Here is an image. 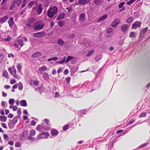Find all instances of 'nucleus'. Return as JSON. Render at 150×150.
I'll use <instances>...</instances> for the list:
<instances>
[{
    "label": "nucleus",
    "instance_id": "obj_23",
    "mask_svg": "<svg viewBox=\"0 0 150 150\" xmlns=\"http://www.w3.org/2000/svg\"><path fill=\"white\" fill-rule=\"evenodd\" d=\"M43 77L44 80H47L49 79L48 74L47 73H44L43 75Z\"/></svg>",
    "mask_w": 150,
    "mask_h": 150
},
{
    "label": "nucleus",
    "instance_id": "obj_35",
    "mask_svg": "<svg viewBox=\"0 0 150 150\" xmlns=\"http://www.w3.org/2000/svg\"><path fill=\"white\" fill-rule=\"evenodd\" d=\"M34 3V2L33 1H31L28 4V8H31L32 6L33 5Z\"/></svg>",
    "mask_w": 150,
    "mask_h": 150
},
{
    "label": "nucleus",
    "instance_id": "obj_21",
    "mask_svg": "<svg viewBox=\"0 0 150 150\" xmlns=\"http://www.w3.org/2000/svg\"><path fill=\"white\" fill-rule=\"evenodd\" d=\"M8 17L7 16H5L2 18L1 19V23H3L5 22L8 19Z\"/></svg>",
    "mask_w": 150,
    "mask_h": 150
},
{
    "label": "nucleus",
    "instance_id": "obj_36",
    "mask_svg": "<svg viewBox=\"0 0 150 150\" xmlns=\"http://www.w3.org/2000/svg\"><path fill=\"white\" fill-rule=\"evenodd\" d=\"M7 119V118L5 116H1V121L6 122Z\"/></svg>",
    "mask_w": 150,
    "mask_h": 150
},
{
    "label": "nucleus",
    "instance_id": "obj_39",
    "mask_svg": "<svg viewBox=\"0 0 150 150\" xmlns=\"http://www.w3.org/2000/svg\"><path fill=\"white\" fill-rule=\"evenodd\" d=\"M114 29L111 28H110L107 29V32L108 33H110L112 32Z\"/></svg>",
    "mask_w": 150,
    "mask_h": 150
},
{
    "label": "nucleus",
    "instance_id": "obj_41",
    "mask_svg": "<svg viewBox=\"0 0 150 150\" xmlns=\"http://www.w3.org/2000/svg\"><path fill=\"white\" fill-rule=\"evenodd\" d=\"M135 33L133 32H131L129 35V37L130 38L135 37Z\"/></svg>",
    "mask_w": 150,
    "mask_h": 150
},
{
    "label": "nucleus",
    "instance_id": "obj_49",
    "mask_svg": "<svg viewBox=\"0 0 150 150\" xmlns=\"http://www.w3.org/2000/svg\"><path fill=\"white\" fill-rule=\"evenodd\" d=\"M75 35L74 34H72L71 35H69L68 36V38L69 39H73L75 37Z\"/></svg>",
    "mask_w": 150,
    "mask_h": 150
},
{
    "label": "nucleus",
    "instance_id": "obj_2",
    "mask_svg": "<svg viewBox=\"0 0 150 150\" xmlns=\"http://www.w3.org/2000/svg\"><path fill=\"white\" fill-rule=\"evenodd\" d=\"M45 26V24L41 21H39L35 23L33 27L35 30H40L43 29Z\"/></svg>",
    "mask_w": 150,
    "mask_h": 150
},
{
    "label": "nucleus",
    "instance_id": "obj_45",
    "mask_svg": "<svg viewBox=\"0 0 150 150\" xmlns=\"http://www.w3.org/2000/svg\"><path fill=\"white\" fill-rule=\"evenodd\" d=\"M15 146L16 147H21V145L20 142H17L15 144Z\"/></svg>",
    "mask_w": 150,
    "mask_h": 150
},
{
    "label": "nucleus",
    "instance_id": "obj_61",
    "mask_svg": "<svg viewBox=\"0 0 150 150\" xmlns=\"http://www.w3.org/2000/svg\"><path fill=\"white\" fill-rule=\"evenodd\" d=\"M19 117L18 116H17L15 117L13 119V120H14V121L16 122H17L18 121V119Z\"/></svg>",
    "mask_w": 150,
    "mask_h": 150
},
{
    "label": "nucleus",
    "instance_id": "obj_50",
    "mask_svg": "<svg viewBox=\"0 0 150 150\" xmlns=\"http://www.w3.org/2000/svg\"><path fill=\"white\" fill-rule=\"evenodd\" d=\"M125 4V2H121L119 5V8H122Z\"/></svg>",
    "mask_w": 150,
    "mask_h": 150
},
{
    "label": "nucleus",
    "instance_id": "obj_63",
    "mask_svg": "<svg viewBox=\"0 0 150 150\" xmlns=\"http://www.w3.org/2000/svg\"><path fill=\"white\" fill-rule=\"evenodd\" d=\"M2 127H4V128L7 129V127L6 125V124L5 123H1Z\"/></svg>",
    "mask_w": 150,
    "mask_h": 150
},
{
    "label": "nucleus",
    "instance_id": "obj_60",
    "mask_svg": "<svg viewBox=\"0 0 150 150\" xmlns=\"http://www.w3.org/2000/svg\"><path fill=\"white\" fill-rule=\"evenodd\" d=\"M14 103V100L13 99H10L9 100V103L10 105L13 104Z\"/></svg>",
    "mask_w": 150,
    "mask_h": 150
},
{
    "label": "nucleus",
    "instance_id": "obj_46",
    "mask_svg": "<svg viewBox=\"0 0 150 150\" xmlns=\"http://www.w3.org/2000/svg\"><path fill=\"white\" fill-rule=\"evenodd\" d=\"M42 127L41 125H38L36 127V129L37 131H40L41 129V127Z\"/></svg>",
    "mask_w": 150,
    "mask_h": 150
},
{
    "label": "nucleus",
    "instance_id": "obj_19",
    "mask_svg": "<svg viewBox=\"0 0 150 150\" xmlns=\"http://www.w3.org/2000/svg\"><path fill=\"white\" fill-rule=\"evenodd\" d=\"M65 16V14L64 13H62L59 14L58 16L57 17V19L58 20L62 19H63Z\"/></svg>",
    "mask_w": 150,
    "mask_h": 150
},
{
    "label": "nucleus",
    "instance_id": "obj_9",
    "mask_svg": "<svg viewBox=\"0 0 150 150\" xmlns=\"http://www.w3.org/2000/svg\"><path fill=\"white\" fill-rule=\"evenodd\" d=\"M8 23L10 27H11L13 26L14 23L13 21V17H11L9 18L8 21Z\"/></svg>",
    "mask_w": 150,
    "mask_h": 150
},
{
    "label": "nucleus",
    "instance_id": "obj_1",
    "mask_svg": "<svg viewBox=\"0 0 150 150\" xmlns=\"http://www.w3.org/2000/svg\"><path fill=\"white\" fill-rule=\"evenodd\" d=\"M58 8L56 6H50L47 11V16L50 18H53L57 12Z\"/></svg>",
    "mask_w": 150,
    "mask_h": 150
},
{
    "label": "nucleus",
    "instance_id": "obj_4",
    "mask_svg": "<svg viewBox=\"0 0 150 150\" xmlns=\"http://www.w3.org/2000/svg\"><path fill=\"white\" fill-rule=\"evenodd\" d=\"M50 136L49 133L47 132H42L40 133L38 135L37 138L38 139H46Z\"/></svg>",
    "mask_w": 150,
    "mask_h": 150
},
{
    "label": "nucleus",
    "instance_id": "obj_17",
    "mask_svg": "<svg viewBox=\"0 0 150 150\" xmlns=\"http://www.w3.org/2000/svg\"><path fill=\"white\" fill-rule=\"evenodd\" d=\"M20 104L21 106H26L27 105V103L25 100H23L20 101Z\"/></svg>",
    "mask_w": 150,
    "mask_h": 150
},
{
    "label": "nucleus",
    "instance_id": "obj_6",
    "mask_svg": "<svg viewBox=\"0 0 150 150\" xmlns=\"http://www.w3.org/2000/svg\"><path fill=\"white\" fill-rule=\"evenodd\" d=\"M45 33L43 31L33 33V36L35 38H40L45 35Z\"/></svg>",
    "mask_w": 150,
    "mask_h": 150
},
{
    "label": "nucleus",
    "instance_id": "obj_11",
    "mask_svg": "<svg viewBox=\"0 0 150 150\" xmlns=\"http://www.w3.org/2000/svg\"><path fill=\"white\" fill-rule=\"evenodd\" d=\"M90 1V0H79L78 1V4L80 5H84L88 3Z\"/></svg>",
    "mask_w": 150,
    "mask_h": 150
},
{
    "label": "nucleus",
    "instance_id": "obj_62",
    "mask_svg": "<svg viewBox=\"0 0 150 150\" xmlns=\"http://www.w3.org/2000/svg\"><path fill=\"white\" fill-rule=\"evenodd\" d=\"M8 57L9 58L11 57L13 58L14 57V55L12 53H10L8 55Z\"/></svg>",
    "mask_w": 150,
    "mask_h": 150
},
{
    "label": "nucleus",
    "instance_id": "obj_22",
    "mask_svg": "<svg viewBox=\"0 0 150 150\" xmlns=\"http://www.w3.org/2000/svg\"><path fill=\"white\" fill-rule=\"evenodd\" d=\"M18 88L19 90L22 91L23 88V86L22 83L21 82H19L18 83Z\"/></svg>",
    "mask_w": 150,
    "mask_h": 150
},
{
    "label": "nucleus",
    "instance_id": "obj_31",
    "mask_svg": "<svg viewBox=\"0 0 150 150\" xmlns=\"http://www.w3.org/2000/svg\"><path fill=\"white\" fill-rule=\"evenodd\" d=\"M148 143H144L142 144L141 145H140L138 147V148L139 149H142L143 148L145 147L146 146L148 145Z\"/></svg>",
    "mask_w": 150,
    "mask_h": 150
},
{
    "label": "nucleus",
    "instance_id": "obj_40",
    "mask_svg": "<svg viewBox=\"0 0 150 150\" xmlns=\"http://www.w3.org/2000/svg\"><path fill=\"white\" fill-rule=\"evenodd\" d=\"M27 0H23V1L22 4L21 8H24L26 5V4Z\"/></svg>",
    "mask_w": 150,
    "mask_h": 150
},
{
    "label": "nucleus",
    "instance_id": "obj_24",
    "mask_svg": "<svg viewBox=\"0 0 150 150\" xmlns=\"http://www.w3.org/2000/svg\"><path fill=\"white\" fill-rule=\"evenodd\" d=\"M133 21V18L132 17H130L127 19L126 22L128 23H132Z\"/></svg>",
    "mask_w": 150,
    "mask_h": 150
},
{
    "label": "nucleus",
    "instance_id": "obj_26",
    "mask_svg": "<svg viewBox=\"0 0 150 150\" xmlns=\"http://www.w3.org/2000/svg\"><path fill=\"white\" fill-rule=\"evenodd\" d=\"M8 73L7 71L6 70H4L3 71L2 76L6 78L8 77Z\"/></svg>",
    "mask_w": 150,
    "mask_h": 150
},
{
    "label": "nucleus",
    "instance_id": "obj_53",
    "mask_svg": "<svg viewBox=\"0 0 150 150\" xmlns=\"http://www.w3.org/2000/svg\"><path fill=\"white\" fill-rule=\"evenodd\" d=\"M69 128V125H65L63 127V129L64 130L66 131Z\"/></svg>",
    "mask_w": 150,
    "mask_h": 150
},
{
    "label": "nucleus",
    "instance_id": "obj_10",
    "mask_svg": "<svg viewBox=\"0 0 150 150\" xmlns=\"http://www.w3.org/2000/svg\"><path fill=\"white\" fill-rule=\"evenodd\" d=\"M47 69V68L45 66H43L39 69L38 72L42 74V71H46Z\"/></svg>",
    "mask_w": 150,
    "mask_h": 150
},
{
    "label": "nucleus",
    "instance_id": "obj_59",
    "mask_svg": "<svg viewBox=\"0 0 150 150\" xmlns=\"http://www.w3.org/2000/svg\"><path fill=\"white\" fill-rule=\"evenodd\" d=\"M16 123V122L14 121V120H13L10 123V124L12 126H14L15 124Z\"/></svg>",
    "mask_w": 150,
    "mask_h": 150
},
{
    "label": "nucleus",
    "instance_id": "obj_15",
    "mask_svg": "<svg viewBox=\"0 0 150 150\" xmlns=\"http://www.w3.org/2000/svg\"><path fill=\"white\" fill-rule=\"evenodd\" d=\"M33 82V85L35 86H37L39 85V82L38 81H33V80H31L30 81V85H32V83Z\"/></svg>",
    "mask_w": 150,
    "mask_h": 150
},
{
    "label": "nucleus",
    "instance_id": "obj_3",
    "mask_svg": "<svg viewBox=\"0 0 150 150\" xmlns=\"http://www.w3.org/2000/svg\"><path fill=\"white\" fill-rule=\"evenodd\" d=\"M13 70L12 69L11 67H9L8 69V70L10 73L12 75L13 77L16 79H18V76L17 74V71L16 69L14 68V67H13Z\"/></svg>",
    "mask_w": 150,
    "mask_h": 150
},
{
    "label": "nucleus",
    "instance_id": "obj_57",
    "mask_svg": "<svg viewBox=\"0 0 150 150\" xmlns=\"http://www.w3.org/2000/svg\"><path fill=\"white\" fill-rule=\"evenodd\" d=\"M55 94L54 97L55 98L59 97L60 96L59 93L57 92H55Z\"/></svg>",
    "mask_w": 150,
    "mask_h": 150
},
{
    "label": "nucleus",
    "instance_id": "obj_27",
    "mask_svg": "<svg viewBox=\"0 0 150 150\" xmlns=\"http://www.w3.org/2000/svg\"><path fill=\"white\" fill-rule=\"evenodd\" d=\"M17 68L18 71L19 73H20L21 71L22 65L20 64H18L17 65Z\"/></svg>",
    "mask_w": 150,
    "mask_h": 150
},
{
    "label": "nucleus",
    "instance_id": "obj_32",
    "mask_svg": "<svg viewBox=\"0 0 150 150\" xmlns=\"http://www.w3.org/2000/svg\"><path fill=\"white\" fill-rule=\"evenodd\" d=\"M146 115V113L145 112H142V113H141L139 116V118H141L142 117H145Z\"/></svg>",
    "mask_w": 150,
    "mask_h": 150
},
{
    "label": "nucleus",
    "instance_id": "obj_58",
    "mask_svg": "<svg viewBox=\"0 0 150 150\" xmlns=\"http://www.w3.org/2000/svg\"><path fill=\"white\" fill-rule=\"evenodd\" d=\"M69 73V71L68 69H65L64 71V74L65 75H67Z\"/></svg>",
    "mask_w": 150,
    "mask_h": 150
},
{
    "label": "nucleus",
    "instance_id": "obj_37",
    "mask_svg": "<svg viewBox=\"0 0 150 150\" xmlns=\"http://www.w3.org/2000/svg\"><path fill=\"white\" fill-rule=\"evenodd\" d=\"M71 80V77H68L65 78V80L67 81V83L68 84L70 83Z\"/></svg>",
    "mask_w": 150,
    "mask_h": 150
},
{
    "label": "nucleus",
    "instance_id": "obj_44",
    "mask_svg": "<svg viewBox=\"0 0 150 150\" xmlns=\"http://www.w3.org/2000/svg\"><path fill=\"white\" fill-rule=\"evenodd\" d=\"M94 51L93 50H92L91 51H90L88 52L87 56V57H89L94 52Z\"/></svg>",
    "mask_w": 150,
    "mask_h": 150
},
{
    "label": "nucleus",
    "instance_id": "obj_52",
    "mask_svg": "<svg viewBox=\"0 0 150 150\" xmlns=\"http://www.w3.org/2000/svg\"><path fill=\"white\" fill-rule=\"evenodd\" d=\"M35 21V19L34 18H29L28 21L29 22L32 23Z\"/></svg>",
    "mask_w": 150,
    "mask_h": 150
},
{
    "label": "nucleus",
    "instance_id": "obj_16",
    "mask_svg": "<svg viewBox=\"0 0 150 150\" xmlns=\"http://www.w3.org/2000/svg\"><path fill=\"white\" fill-rule=\"evenodd\" d=\"M107 17L108 16L107 15H103L98 19V22H99L103 21L105 19L107 18Z\"/></svg>",
    "mask_w": 150,
    "mask_h": 150
},
{
    "label": "nucleus",
    "instance_id": "obj_38",
    "mask_svg": "<svg viewBox=\"0 0 150 150\" xmlns=\"http://www.w3.org/2000/svg\"><path fill=\"white\" fill-rule=\"evenodd\" d=\"M64 24V22L63 21H60L58 23V25L60 27H62Z\"/></svg>",
    "mask_w": 150,
    "mask_h": 150
},
{
    "label": "nucleus",
    "instance_id": "obj_56",
    "mask_svg": "<svg viewBox=\"0 0 150 150\" xmlns=\"http://www.w3.org/2000/svg\"><path fill=\"white\" fill-rule=\"evenodd\" d=\"M148 29V27H146L145 28L143 29L142 30V32L143 33H146Z\"/></svg>",
    "mask_w": 150,
    "mask_h": 150
},
{
    "label": "nucleus",
    "instance_id": "obj_18",
    "mask_svg": "<svg viewBox=\"0 0 150 150\" xmlns=\"http://www.w3.org/2000/svg\"><path fill=\"white\" fill-rule=\"evenodd\" d=\"M57 42L58 44L59 45H61V46H62V45H64L65 43L64 42L61 38L59 39L57 41Z\"/></svg>",
    "mask_w": 150,
    "mask_h": 150
},
{
    "label": "nucleus",
    "instance_id": "obj_20",
    "mask_svg": "<svg viewBox=\"0 0 150 150\" xmlns=\"http://www.w3.org/2000/svg\"><path fill=\"white\" fill-rule=\"evenodd\" d=\"M103 2V0H95L94 3L96 6H98Z\"/></svg>",
    "mask_w": 150,
    "mask_h": 150
},
{
    "label": "nucleus",
    "instance_id": "obj_13",
    "mask_svg": "<svg viewBox=\"0 0 150 150\" xmlns=\"http://www.w3.org/2000/svg\"><path fill=\"white\" fill-rule=\"evenodd\" d=\"M85 14L84 13L81 14L79 17V21L80 22H83L85 20Z\"/></svg>",
    "mask_w": 150,
    "mask_h": 150
},
{
    "label": "nucleus",
    "instance_id": "obj_25",
    "mask_svg": "<svg viewBox=\"0 0 150 150\" xmlns=\"http://www.w3.org/2000/svg\"><path fill=\"white\" fill-rule=\"evenodd\" d=\"M16 42L18 44L20 45L21 47H22L24 45L23 43V41L21 39L17 40Z\"/></svg>",
    "mask_w": 150,
    "mask_h": 150
},
{
    "label": "nucleus",
    "instance_id": "obj_33",
    "mask_svg": "<svg viewBox=\"0 0 150 150\" xmlns=\"http://www.w3.org/2000/svg\"><path fill=\"white\" fill-rule=\"evenodd\" d=\"M36 134V132L35 130H32L30 131V136H35Z\"/></svg>",
    "mask_w": 150,
    "mask_h": 150
},
{
    "label": "nucleus",
    "instance_id": "obj_42",
    "mask_svg": "<svg viewBox=\"0 0 150 150\" xmlns=\"http://www.w3.org/2000/svg\"><path fill=\"white\" fill-rule=\"evenodd\" d=\"M16 82V81L14 79H11L10 80V83L11 84H13Z\"/></svg>",
    "mask_w": 150,
    "mask_h": 150
},
{
    "label": "nucleus",
    "instance_id": "obj_14",
    "mask_svg": "<svg viewBox=\"0 0 150 150\" xmlns=\"http://www.w3.org/2000/svg\"><path fill=\"white\" fill-rule=\"evenodd\" d=\"M42 55L41 52H38L33 54L32 56V57L33 58H37Z\"/></svg>",
    "mask_w": 150,
    "mask_h": 150
},
{
    "label": "nucleus",
    "instance_id": "obj_48",
    "mask_svg": "<svg viewBox=\"0 0 150 150\" xmlns=\"http://www.w3.org/2000/svg\"><path fill=\"white\" fill-rule=\"evenodd\" d=\"M3 137L4 139L5 140H7L8 138V135L6 134H3Z\"/></svg>",
    "mask_w": 150,
    "mask_h": 150
},
{
    "label": "nucleus",
    "instance_id": "obj_30",
    "mask_svg": "<svg viewBox=\"0 0 150 150\" xmlns=\"http://www.w3.org/2000/svg\"><path fill=\"white\" fill-rule=\"evenodd\" d=\"M74 58V57L71 56H68L67 57V59L65 61V62H68L70 61V60L73 59Z\"/></svg>",
    "mask_w": 150,
    "mask_h": 150
},
{
    "label": "nucleus",
    "instance_id": "obj_54",
    "mask_svg": "<svg viewBox=\"0 0 150 150\" xmlns=\"http://www.w3.org/2000/svg\"><path fill=\"white\" fill-rule=\"evenodd\" d=\"M36 122L34 120H32L30 122V125L35 126V125Z\"/></svg>",
    "mask_w": 150,
    "mask_h": 150
},
{
    "label": "nucleus",
    "instance_id": "obj_34",
    "mask_svg": "<svg viewBox=\"0 0 150 150\" xmlns=\"http://www.w3.org/2000/svg\"><path fill=\"white\" fill-rule=\"evenodd\" d=\"M3 40L5 41H9L11 40L12 38L10 36H7V38H5Z\"/></svg>",
    "mask_w": 150,
    "mask_h": 150
},
{
    "label": "nucleus",
    "instance_id": "obj_43",
    "mask_svg": "<svg viewBox=\"0 0 150 150\" xmlns=\"http://www.w3.org/2000/svg\"><path fill=\"white\" fill-rule=\"evenodd\" d=\"M136 0H130L127 2V4L130 5L134 2Z\"/></svg>",
    "mask_w": 150,
    "mask_h": 150
},
{
    "label": "nucleus",
    "instance_id": "obj_47",
    "mask_svg": "<svg viewBox=\"0 0 150 150\" xmlns=\"http://www.w3.org/2000/svg\"><path fill=\"white\" fill-rule=\"evenodd\" d=\"M65 57L62 60L59 61L57 62L59 64H62L64 62H65Z\"/></svg>",
    "mask_w": 150,
    "mask_h": 150
},
{
    "label": "nucleus",
    "instance_id": "obj_55",
    "mask_svg": "<svg viewBox=\"0 0 150 150\" xmlns=\"http://www.w3.org/2000/svg\"><path fill=\"white\" fill-rule=\"evenodd\" d=\"M62 67L59 68L57 70V72L58 74H59L62 71Z\"/></svg>",
    "mask_w": 150,
    "mask_h": 150
},
{
    "label": "nucleus",
    "instance_id": "obj_7",
    "mask_svg": "<svg viewBox=\"0 0 150 150\" xmlns=\"http://www.w3.org/2000/svg\"><path fill=\"white\" fill-rule=\"evenodd\" d=\"M120 21L119 19H116L112 23L111 26L112 27L116 28L117 26L120 23Z\"/></svg>",
    "mask_w": 150,
    "mask_h": 150
},
{
    "label": "nucleus",
    "instance_id": "obj_28",
    "mask_svg": "<svg viewBox=\"0 0 150 150\" xmlns=\"http://www.w3.org/2000/svg\"><path fill=\"white\" fill-rule=\"evenodd\" d=\"M128 28V26L127 25L125 24L123 25L122 27V30L123 31H126Z\"/></svg>",
    "mask_w": 150,
    "mask_h": 150
},
{
    "label": "nucleus",
    "instance_id": "obj_51",
    "mask_svg": "<svg viewBox=\"0 0 150 150\" xmlns=\"http://www.w3.org/2000/svg\"><path fill=\"white\" fill-rule=\"evenodd\" d=\"M22 0H16V4L18 6H19Z\"/></svg>",
    "mask_w": 150,
    "mask_h": 150
},
{
    "label": "nucleus",
    "instance_id": "obj_8",
    "mask_svg": "<svg viewBox=\"0 0 150 150\" xmlns=\"http://www.w3.org/2000/svg\"><path fill=\"white\" fill-rule=\"evenodd\" d=\"M43 10L42 5L41 4H39L38 6V9L37 10V13L38 15H40L42 12Z\"/></svg>",
    "mask_w": 150,
    "mask_h": 150
},
{
    "label": "nucleus",
    "instance_id": "obj_64",
    "mask_svg": "<svg viewBox=\"0 0 150 150\" xmlns=\"http://www.w3.org/2000/svg\"><path fill=\"white\" fill-rule=\"evenodd\" d=\"M52 74L53 75H56V70L54 69H53L52 71Z\"/></svg>",
    "mask_w": 150,
    "mask_h": 150
},
{
    "label": "nucleus",
    "instance_id": "obj_29",
    "mask_svg": "<svg viewBox=\"0 0 150 150\" xmlns=\"http://www.w3.org/2000/svg\"><path fill=\"white\" fill-rule=\"evenodd\" d=\"M18 83H16L15 85H14L12 87L11 91L12 92H15V89H17L18 87Z\"/></svg>",
    "mask_w": 150,
    "mask_h": 150
},
{
    "label": "nucleus",
    "instance_id": "obj_12",
    "mask_svg": "<svg viewBox=\"0 0 150 150\" xmlns=\"http://www.w3.org/2000/svg\"><path fill=\"white\" fill-rule=\"evenodd\" d=\"M52 136H56L58 135V131L55 129H52L50 132Z\"/></svg>",
    "mask_w": 150,
    "mask_h": 150
},
{
    "label": "nucleus",
    "instance_id": "obj_5",
    "mask_svg": "<svg viewBox=\"0 0 150 150\" xmlns=\"http://www.w3.org/2000/svg\"><path fill=\"white\" fill-rule=\"evenodd\" d=\"M141 23L139 21L134 22L132 25V28L136 29L137 28L140 27L141 25Z\"/></svg>",
    "mask_w": 150,
    "mask_h": 150
}]
</instances>
